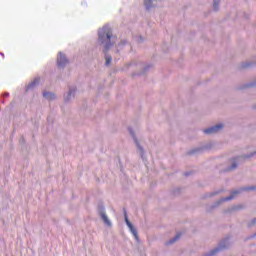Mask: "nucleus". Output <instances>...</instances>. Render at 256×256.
Masks as SVG:
<instances>
[{
  "mask_svg": "<svg viewBox=\"0 0 256 256\" xmlns=\"http://www.w3.org/2000/svg\"><path fill=\"white\" fill-rule=\"evenodd\" d=\"M155 3H157V0H144V5L147 11H149V9H153V7H155Z\"/></svg>",
  "mask_w": 256,
  "mask_h": 256,
  "instance_id": "12",
  "label": "nucleus"
},
{
  "mask_svg": "<svg viewBox=\"0 0 256 256\" xmlns=\"http://www.w3.org/2000/svg\"><path fill=\"white\" fill-rule=\"evenodd\" d=\"M124 218H125V221H126V225L129 228V230L131 231L132 235L135 237L136 240H138L139 235L137 234V229H135V226H133L131 221H129V217H127V212H125Z\"/></svg>",
  "mask_w": 256,
  "mask_h": 256,
  "instance_id": "6",
  "label": "nucleus"
},
{
  "mask_svg": "<svg viewBox=\"0 0 256 256\" xmlns=\"http://www.w3.org/2000/svg\"><path fill=\"white\" fill-rule=\"evenodd\" d=\"M39 81V77L34 78V80L26 86V91H33V88L39 85Z\"/></svg>",
  "mask_w": 256,
  "mask_h": 256,
  "instance_id": "10",
  "label": "nucleus"
},
{
  "mask_svg": "<svg viewBox=\"0 0 256 256\" xmlns=\"http://www.w3.org/2000/svg\"><path fill=\"white\" fill-rule=\"evenodd\" d=\"M256 225V218L252 219L249 223H248V227L251 228V227H255Z\"/></svg>",
  "mask_w": 256,
  "mask_h": 256,
  "instance_id": "17",
  "label": "nucleus"
},
{
  "mask_svg": "<svg viewBox=\"0 0 256 256\" xmlns=\"http://www.w3.org/2000/svg\"><path fill=\"white\" fill-rule=\"evenodd\" d=\"M185 175H186V176H187V175H190V173H186Z\"/></svg>",
  "mask_w": 256,
  "mask_h": 256,
  "instance_id": "25",
  "label": "nucleus"
},
{
  "mask_svg": "<svg viewBox=\"0 0 256 256\" xmlns=\"http://www.w3.org/2000/svg\"><path fill=\"white\" fill-rule=\"evenodd\" d=\"M127 43V41L123 40L121 41V43L119 44V47H121V45H125Z\"/></svg>",
  "mask_w": 256,
  "mask_h": 256,
  "instance_id": "18",
  "label": "nucleus"
},
{
  "mask_svg": "<svg viewBox=\"0 0 256 256\" xmlns=\"http://www.w3.org/2000/svg\"><path fill=\"white\" fill-rule=\"evenodd\" d=\"M98 41L101 45L104 46L105 51H109L113 45H115V41H117V36L113 35V30L111 26L104 25L102 28L98 30Z\"/></svg>",
  "mask_w": 256,
  "mask_h": 256,
  "instance_id": "1",
  "label": "nucleus"
},
{
  "mask_svg": "<svg viewBox=\"0 0 256 256\" xmlns=\"http://www.w3.org/2000/svg\"><path fill=\"white\" fill-rule=\"evenodd\" d=\"M107 51H109V50H105V48L103 49V53L105 55V60H106V65H111V61H113V58L111 57V55L107 54Z\"/></svg>",
  "mask_w": 256,
  "mask_h": 256,
  "instance_id": "15",
  "label": "nucleus"
},
{
  "mask_svg": "<svg viewBox=\"0 0 256 256\" xmlns=\"http://www.w3.org/2000/svg\"><path fill=\"white\" fill-rule=\"evenodd\" d=\"M221 3V0H213V9L214 11H219V4Z\"/></svg>",
  "mask_w": 256,
  "mask_h": 256,
  "instance_id": "16",
  "label": "nucleus"
},
{
  "mask_svg": "<svg viewBox=\"0 0 256 256\" xmlns=\"http://www.w3.org/2000/svg\"><path fill=\"white\" fill-rule=\"evenodd\" d=\"M3 97H9V92H5V93L3 94Z\"/></svg>",
  "mask_w": 256,
  "mask_h": 256,
  "instance_id": "20",
  "label": "nucleus"
},
{
  "mask_svg": "<svg viewBox=\"0 0 256 256\" xmlns=\"http://www.w3.org/2000/svg\"><path fill=\"white\" fill-rule=\"evenodd\" d=\"M255 190H256V185L242 187L238 190H234L228 197L222 198L218 202H216V207H219V205H221V203H225V201H231V199H235V195H239V193H242V191H255Z\"/></svg>",
  "mask_w": 256,
  "mask_h": 256,
  "instance_id": "2",
  "label": "nucleus"
},
{
  "mask_svg": "<svg viewBox=\"0 0 256 256\" xmlns=\"http://www.w3.org/2000/svg\"><path fill=\"white\" fill-rule=\"evenodd\" d=\"M129 131H130V134L132 135V137H133V139H134V141H135V143H136V147H137V149L139 150V152H140V155H142L143 156V147H141V145L139 144V141H137V138H135V133L133 132V130L132 129H129Z\"/></svg>",
  "mask_w": 256,
  "mask_h": 256,
  "instance_id": "11",
  "label": "nucleus"
},
{
  "mask_svg": "<svg viewBox=\"0 0 256 256\" xmlns=\"http://www.w3.org/2000/svg\"><path fill=\"white\" fill-rule=\"evenodd\" d=\"M69 63V60L67 59V56L63 54L62 52H59L58 58H57V65L60 69H63L65 65Z\"/></svg>",
  "mask_w": 256,
  "mask_h": 256,
  "instance_id": "7",
  "label": "nucleus"
},
{
  "mask_svg": "<svg viewBox=\"0 0 256 256\" xmlns=\"http://www.w3.org/2000/svg\"><path fill=\"white\" fill-rule=\"evenodd\" d=\"M199 151H201V148L196 149V150H193L191 153H197V152H199Z\"/></svg>",
  "mask_w": 256,
  "mask_h": 256,
  "instance_id": "19",
  "label": "nucleus"
},
{
  "mask_svg": "<svg viewBox=\"0 0 256 256\" xmlns=\"http://www.w3.org/2000/svg\"><path fill=\"white\" fill-rule=\"evenodd\" d=\"M180 238H181V233H178V234L175 235V237H173L172 239L167 241L165 243V245H173V243H176V241H179Z\"/></svg>",
  "mask_w": 256,
  "mask_h": 256,
  "instance_id": "14",
  "label": "nucleus"
},
{
  "mask_svg": "<svg viewBox=\"0 0 256 256\" xmlns=\"http://www.w3.org/2000/svg\"><path fill=\"white\" fill-rule=\"evenodd\" d=\"M254 237H256V232L254 233Z\"/></svg>",
  "mask_w": 256,
  "mask_h": 256,
  "instance_id": "26",
  "label": "nucleus"
},
{
  "mask_svg": "<svg viewBox=\"0 0 256 256\" xmlns=\"http://www.w3.org/2000/svg\"><path fill=\"white\" fill-rule=\"evenodd\" d=\"M249 65H250V64H246V65H244L243 67H249Z\"/></svg>",
  "mask_w": 256,
  "mask_h": 256,
  "instance_id": "21",
  "label": "nucleus"
},
{
  "mask_svg": "<svg viewBox=\"0 0 256 256\" xmlns=\"http://www.w3.org/2000/svg\"><path fill=\"white\" fill-rule=\"evenodd\" d=\"M231 246V242L229 241V238H226L222 240L218 247L212 249L209 253L205 254L204 256H213L216 253H219V251H223V249H228V247Z\"/></svg>",
  "mask_w": 256,
  "mask_h": 256,
  "instance_id": "3",
  "label": "nucleus"
},
{
  "mask_svg": "<svg viewBox=\"0 0 256 256\" xmlns=\"http://www.w3.org/2000/svg\"><path fill=\"white\" fill-rule=\"evenodd\" d=\"M255 155H256V152H253V153H251V155H249V156H244V157H243V156H239V157L233 159V160H232L231 167H229V168L227 169V171H235V169H237V166H238V164H239V160H240V159H242V158L249 159V157H255Z\"/></svg>",
  "mask_w": 256,
  "mask_h": 256,
  "instance_id": "5",
  "label": "nucleus"
},
{
  "mask_svg": "<svg viewBox=\"0 0 256 256\" xmlns=\"http://www.w3.org/2000/svg\"><path fill=\"white\" fill-rule=\"evenodd\" d=\"M212 195H217V192H214Z\"/></svg>",
  "mask_w": 256,
  "mask_h": 256,
  "instance_id": "24",
  "label": "nucleus"
},
{
  "mask_svg": "<svg viewBox=\"0 0 256 256\" xmlns=\"http://www.w3.org/2000/svg\"><path fill=\"white\" fill-rule=\"evenodd\" d=\"M99 215H100L103 223H105V225H107V227H111V220H109V217H107V213L105 212V208H100Z\"/></svg>",
  "mask_w": 256,
  "mask_h": 256,
  "instance_id": "9",
  "label": "nucleus"
},
{
  "mask_svg": "<svg viewBox=\"0 0 256 256\" xmlns=\"http://www.w3.org/2000/svg\"><path fill=\"white\" fill-rule=\"evenodd\" d=\"M222 129H223V124H216L212 127H208L204 129L203 133H205V135H215V133H219V131H221Z\"/></svg>",
  "mask_w": 256,
  "mask_h": 256,
  "instance_id": "4",
  "label": "nucleus"
},
{
  "mask_svg": "<svg viewBox=\"0 0 256 256\" xmlns=\"http://www.w3.org/2000/svg\"><path fill=\"white\" fill-rule=\"evenodd\" d=\"M0 55H2V57H5V55L3 53H0Z\"/></svg>",
  "mask_w": 256,
  "mask_h": 256,
  "instance_id": "23",
  "label": "nucleus"
},
{
  "mask_svg": "<svg viewBox=\"0 0 256 256\" xmlns=\"http://www.w3.org/2000/svg\"><path fill=\"white\" fill-rule=\"evenodd\" d=\"M43 98L48 99V101H54L56 99L55 94L52 92H43Z\"/></svg>",
  "mask_w": 256,
  "mask_h": 256,
  "instance_id": "13",
  "label": "nucleus"
},
{
  "mask_svg": "<svg viewBox=\"0 0 256 256\" xmlns=\"http://www.w3.org/2000/svg\"><path fill=\"white\" fill-rule=\"evenodd\" d=\"M75 93H77V88L75 86L70 87L67 95L64 98V101L69 103V101L75 98Z\"/></svg>",
  "mask_w": 256,
  "mask_h": 256,
  "instance_id": "8",
  "label": "nucleus"
},
{
  "mask_svg": "<svg viewBox=\"0 0 256 256\" xmlns=\"http://www.w3.org/2000/svg\"><path fill=\"white\" fill-rule=\"evenodd\" d=\"M248 87H253V84H249Z\"/></svg>",
  "mask_w": 256,
  "mask_h": 256,
  "instance_id": "22",
  "label": "nucleus"
}]
</instances>
